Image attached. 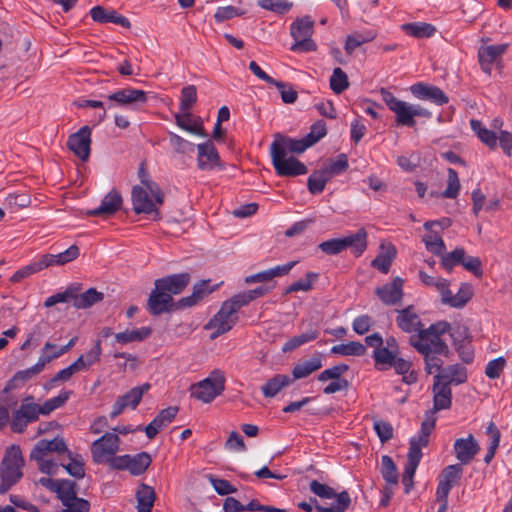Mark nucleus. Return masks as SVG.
Listing matches in <instances>:
<instances>
[{"label":"nucleus","instance_id":"f257e3e1","mask_svg":"<svg viewBox=\"0 0 512 512\" xmlns=\"http://www.w3.org/2000/svg\"><path fill=\"white\" fill-rule=\"evenodd\" d=\"M25 461L21 449L11 445L5 450L0 463V494H6L23 477Z\"/></svg>","mask_w":512,"mask_h":512},{"label":"nucleus","instance_id":"f03ea898","mask_svg":"<svg viewBox=\"0 0 512 512\" xmlns=\"http://www.w3.org/2000/svg\"><path fill=\"white\" fill-rule=\"evenodd\" d=\"M382 100L395 113L396 123L401 126L413 127L415 117L431 118L432 113L421 105H412L396 98L386 88L379 90Z\"/></svg>","mask_w":512,"mask_h":512},{"label":"nucleus","instance_id":"7ed1b4c3","mask_svg":"<svg viewBox=\"0 0 512 512\" xmlns=\"http://www.w3.org/2000/svg\"><path fill=\"white\" fill-rule=\"evenodd\" d=\"M242 307L234 297L224 301L219 311L205 325L206 330H213L210 338L216 339L230 331L238 321L237 313Z\"/></svg>","mask_w":512,"mask_h":512},{"label":"nucleus","instance_id":"20e7f679","mask_svg":"<svg viewBox=\"0 0 512 512\" xmlns=\"http://www.w3.org/2000/svg\"><path fill=\"white\" fill-rule=\"evenodd\" d=\"M319 249L327 255H337L347 248H351L352 253L359 257L367 247V232L364 228L359 229L355 234L344 238H334L319 244Z\"/></svg>","mask_w":512,"mask_h":512},{"label":"nucleus","instance_id":"39448f33","mask_svg":"<svg viewBox=\"0 0 512 512\" xmlns=\"http://www.w3.org/2000/svg\"><path fill=\"white\" fill-rule=\"evenodd\" d=\"M311 492L323 499L335 498L336 501L330 507H324L316 504L315 509L317 512H345L350 504L351 497L347 491L336 493L335 490L327 484L320 483L317 480H312L309 484Z\"/></svg>","mask_w":512,"mask_h":512},{"label":"nucleus","instance_id":"423d86ee","mask_svg":"<svg viewBox=\"0 0 512 512\" xmlns=\"http://www.w3.org/2000/svg\"><path fill=\"white\" fill-rule=\"evenodd\" d=\"M225 389V377L220 370H214L206 379L193 384L191 396L203 403L212 402Z\"/></svg>","mask_w":512,"mask_h":512},{"label":"nucleus","instance_id":"0eeeda50","mask_svg":"<svg viewBox=\"0 0 512 512\" xmlns=\"http://www.w3.org/2000/svg\"><path fill=\"white\" fill-rule=\"evenodd\" d=\"M314 21L310 16H303L291 24V36L295 43L291 46L292 51L310 52L317 49L316 43L311 39L313 34Z\"/></svg>","mask_w":512,"mask_h":512},{"label":"nucleus","instance_id":"6e6552de","mask_svg":"<svg viewBox=\"0 0 512 512\" xmlns=\"http://www.w3.org/2000/svg\"><path fill=\"white\" fill-rule=\"evenodd\" d=\"M40 405L34 402L33 396H27L11 416L10 428L15 433H23L30 423L39 419Z\"/></svg>","mask_w":512,"mask_h":512},{"label":"nucleus","instance_id":"1a4fd4ad","mask_svg":"<svg viewBox=\"0 0 512 512\" xmlns=\"http://www.w3.org/2000/svg\"><path fill=\"white\" fill-rule=\"evenodd\" d=\"M270 155L277 175L282 177H295L307 173V167L295 157H286L276 144H271Z\"/></svg>","mask_w":512,"mask_h":512},{"label":"nucleus","instance_id":"9d476101","mask_svg":"<svg viewBox=\"0 0 512 512\" xmlns=\"http://www.w3.org/2000/svg\"><path fill=\"white\" fill-rule=\"evenodd\" d=\"M120 447V438L116 433L106 432L91 445L92 460L96 464L105 463L116 455Z\"/></svg>","mask_w":512,"mask_h":512},{"label":"nucleus","instance_id":"9b49d317","mask_svg":"<svg viewBox=\"0 0 512 512\" xmlns=\"http://www.w3.org/2000/svg\"><path fill=\"white\" fill-rule=\"evenodd\" d=\"M91 132V128L85 125L71 134L67 140V147L82 161H87L90 157Z\"/></svg>","mask_w":512,"mask_h":512},{"label":"nucleus","instance_id":"f8f14e48","mask_svg":"<svg viewBox=\"0 0 512 512\" xmlns=\"http://www.w3.org/2000/svg\"><path fill=\"white\" fill-rule=\"evenodd\" d=\"M110 104L107 108L112 106L129 107L137 104H145L148 100L147 93L143 90L134 88L119 89L107 96Z\"/></svg>","mask_w":512,"mask_h":512},{"label":"nucleus","instance_id":"ddd939ff","mask_svg":"<svg viewBox=\"0 0 512 512\" xmlns=\"http://www.w3.org/2000/svg\"><path fill=\"white\" fill-rule=\"evenodd\" d=\"M150 384L144 383L140 386L134 387L122 396H119L112 406L110 417L112 419L119 416L126 408L135 409L141 402V399L148 390Z\"/></svg>","mask_w":512,"mask_h":512},{"label":"nucleus","instance_id":"4468645a","mask_svg":"<svg viewBox=\"0 0 512 512\" xmlns=\"http://www.w3.org/2000/svg\"><path fill=\"white\" fill-rule=\"evenodd\" d=\"M410 342L422 354H445L448 351V347L441 337L424 335L423 331H420V334L413 335Z\"/></svg>","mask_w":512,"mask_h":512},{"label":"nucleus","instance_id":"2eb2a0df","mask_svg":"<svg viewBox=\"0 0 512 512\" xmlns=\"http://www.w3.org/2000/svg\"><path fill=\"white\" fill-rule=\"evenodd\" d=\"M131 201L136 214H151L153 212L158 214L157 205L159 204L145 186L135 185L132 188Z\"/></svg>","mask_w":512,"mask_h":512},{"label":"nucleus","instance_id":"dca6fc26","mask_svg":"<svg viewBox=\"0 0 512 512\" xmlns=\"http://www.w3.org/2000/svg\"><path fill=\"white\" fill-rule=\"evenodd\" d=\"M197 150V166L200 170L210 171L215 168H223L219 153L211 140L198 144Z\"/></svg>","mask_w":512,"mask_h":512},{"label":"nucleus","instance_id":"f3484780","mask_svg":"<svg viewBox=\"0 0 512 512\" xmlns=\"http://www.w3.org/2000/svg\"><path fill=\"white\" fill-rule=\"evenodd\" d=\"M178 408L176 406H170L166 409L161 410L157 416L145 427L138 426L136 431H145L148 439H153L159 433L160 430L167 427L176 417Z\"/></svg>","mask_w":512,"mask_h":512},{"label":"nucleus","instance_id":"a211bd4d","mask_svg":"<svg viewBox=\"0 0 512 512\" xmlns=\"http://www.w3.org/2000/svg\"><path fill=\"white\" fill-rule=\"evenodd\" d=\"M178 308L173 302V298L159 288H154L148 298L147 308L152 315H161L165 312L173 311Z\"/></svg>","mask_w":512,"mask_h":512},{"label":"nucleus","instance_id":"6ab92c4d","mask_svg":"<svg viewBox=\"0 0 512 512\" xmlns=\"http://www.w3.org/2000/svg\"><path fill=\"white\" fill-rule=\"evenodd\" d=\"M190 282V274L189 273H179L168 275L163 278H159L155 280L154 285L156 288L169 293L170 296L180 294L189 284Z\"/></svg>","mask_w":512,"mask_h":512},{"label":"nucleus","instance_id":"aec40b11","mask_svg":"<svg viewBox=\"0 0 512 512\" xmlns=\"http://www.w3.org/2000/svg\"><path fill=\"white\" fill-rule=\"evenodd\" d=\"M508 44H498L480 47L478 61L484 73L491 75L493 64L506 52Z\"/></svg>","mask_w":512,"mask_h":512},{"label":"nucleus","instance_id":"412c9836","mask_svg":"<svg viewBox=\"0 0 512 512\" xmlns=\"http://www.w3.org/2000/svg\"><path fill=\"white\" fill-rule=\"evenodd\" d=\"M57 452V453H68L69 450L67 445L62 437H55L52 440L42 439L37 442L30 453L31 460H40L44 458L47 453Z\"/></svg>","mask_w":512,"mask_h":512},{"label":"nucleus","instance_id":"4be33fe9","mask_svg":"<svg viewBox=\"0 0 512 512\" xmlns=\"http://www.w3.org/2000/svg\"><path fill=\"white\" fill-rule=\"evenodd\" d=\"M397 313L396 323L402 331L406 333L417 332V334H420V331L424 330L421 319L414 310V306L410 305L404 309L398 310Z\"/></svg>","mask_w":512,"mask_h":512},{"label":"nucleus","instance_id":"5701e85b","mask_svg":"<svg viewBox=\"0 0 512 512\" xmlns=\"http://www.w3.org/2000/svg\"><path fill=\"white\" fill-rule=\"evenodd\" d=\"M123 199L121 194L113 189L108 192L101 201V204L92 210L88 211L90 216H110L119 211L122 207Z\"/></svg>","mask_w":512,"mask_h":512},{"label":"nucleus","instance_id":"b1692460","mask_svg":"<svg viewBox=\"0 0 512 512\" xmlns=\"http://www.w3.org/2000/svg\"><path fill=\"white\" fill-rule=\"evenodd\" d=\"M403 284L404 281L400 277H396L392 282L378 287L376 294L384 304L394 305L402 299Z\"/></svg>","mask_w":512,"mask_h":512},{"label":"nucleus","instance_id":"393cba45","mask_svg":"<svg viewBox=\"0 0 512 512\" xmlns=\"http://www.w3.org/2000/svg\"><path fill=\"white\" fill-rule=\"evenodd\" d=\"M89 13L93 21L97 23H114L124 28H130L131 26L128 18L117 13L113 9H106L103 6L98 5L94 6Z\"/></svg>","mask_w":512,"mask_h":512},{"label":"nucleus","instance_id":"a878e982","mask_svg":"<svg viewBox=\"0 0 512 512\" xmlns=\"http://www.w3.org/2000/svg\"><path fill=\"white\" fill-rule=\"evenodd\" d=\"M479 449V445L472 434H469L467 438L456 439L454 443L456 458L462 464H469L479 452Z\"/></svg>","mask_w":512,"mask_h":512},{"label":"nucleus","instance_id":"bb28decb","mask_svg":"<svg viewBox=\"0 0 512 512\" xmlns=\"http://www.w3.org/2000/svg\"><path fill=\"white\" fill-rule=\"evenodd\" d=\"M433 394L432 411H434V413L450 408L452 404V391L451 387L447 383H444L434 377Z\"/></svg>","mask_w":512,"mask_h":512},{"label":"nucleus","instance_id":"cd10ccee","mask_svg":"<svg viewBox=\"0 0 512 512\" xmlns=\"http://www.w3.org/2000/svg\"><path fill=\"white\" fill-rule=\"evenodd\" d=\"M272 144H276L278 148L283 150V153L287 155V152L301 154L306 149L311 147L310 143L307 142L305 137L301 139H294L288 136H283L280 133L275 134V139Z\"/></svg>","mask_w":512,"mask_h":512},{"label":"nucleus","instance_id":"c85d7f7f","mask_svg":"<svg viewBox=\"0 0 512 512\" xmlns=\"http://www.w3.org/2000/svg\"><path fill=\"white\" fill-rule=\"evenodd\" d=\"M434 377L447 383L449 386L459 385L467 381V370L460 364H453L443 368Z\"/></svg>","mask_w":512,"mask_h":512},{"label":"nucleus","instance_id":"c756f323","mask_svg":"<svg viewBox=\"0 0 512 512\" xmlns=\"http://www.w3.org/2000/svg\"><path fill=\"white\" fill-rule=\"evenodd\" d=\"M80 255V250L77 245H71L68 249L58 254H45L40 259L44 269L54 265H65Z\"/></svg>","mask_w":512,"mask_h":512},{"label":"nucleus","instance_id":"7c9ffc66","mask_svg":"<svg viewBox=\"0 0 512 512\" xmlns=\"http://www.w3.org/2000/svg\"><path fill=\"white\" fill-rule=\"evenodd\" d=\"M209 280H203L193 287V292L191 295L187 297L181 298L177 302L178 308H186V307H192L196 304H198L205 296L212 293L216 287H209Z\"/></svg>","mask_w":512,"mask_h":512},{"label":"nucleus","instance_id":"2f4dec72","mask_svg":"<svg viewBox=\"0 0 512 512\" xmlns=\"http://www.w3.org/2000/svg\"><path fill=\"white\" fill-rule=\"evenodd\" d=\"M174 118L177 126L182 130L201 137L207 136L202 120L200 118L192 120L190 112L176 113Z\"/></svg>","mask_w":512,"mask_h":512},{"label":"nucleus","instance_id":"473e14b6","mask_svg":"<svg viewBox=\"0 0 512 512\" xmlns=\"http://www.w3.org/2000/svg\"><path fill=\"white\" fill-rule=\"evenodd\" d=\"M402 31L414 38H430L434 36L437 29L434 25L426 22H412L401 25Z\"/></svg>","mask_w":512,"mask_h":512},{"label":"nucleus","instance_id":"72a5a7b5","mask_svg":"<svg viewBox=\"0 0 512 512\" xmlns=\"http://www.w3.org/2000/svg\"><path fill=\"white\" fill-rule=\"evenodd\" d=\"M103 293L95 288H90L85 292L78 294V288L75 287V297L73 306L77 309H86L103 300Z\"/></svg>","mask_w":512,"mask_h":512},{"label":"nucleus","instance_id":"f704fd0d","mask_svg":"<svg viewBox=\"0 0 512 512\" xmlns=\"http://www.w3.org/2000/svg\"><path fill=\"white\" fill-rule=\"evenodd\" d=\"M322 367V361L321 358L318 356H314L310 358L309 360L300 362L296 364L292 370L293 378L292 382L294 380L306 378L309 375H311L313 372L319 370Z\"/></svg>","mask_w":512,"mask_h":512},{"label":"nucleus","instance_id":"c9c22d12","mask_svg":"<svg viewBox=\"0 0 512 512\" xmlns=\"http://www.w3.org/2000/svg\"><path fill=\"white\" fill-rule=\"evenodd\" d=\"M138 178L141 182L140 186H145L147 189H149V192L155 198L156 202L159 205H162L164 202V193L156 182L150 180L149 173L145 167V163H141L139 166Z\"/></svg>","mask_w":512,"mask_h":512},{"label":"nucleus","instance_id":"e433bc0d","mask_svg":"<svg viewBox=\"0 0 512 512\" xmlns=\"http://www.w3.org/2000/svg\"><path fill=\"white\" fill-rule=\"evenodd\" d=\"M291 383L292 379L288 375L276 374L274 377L269 379L261 389L265 397L272 398Z\"/></svg>","mask_w":512,"mask_h":512},{"label":"nucleus","instance_id":"4c0bfd02","mask_svg":"<svg viewBox=\"0 0 512 512\" xmlns=\"http://www.w3.org/2000/svg\"><path fill=\"white\" fill-rule=\"evenodd\" d=\"M152 458L147 452H140L135 455H130L128 471L134 475H142L151 465Z\"/></svg>","mask_w":512,"mask_h":512},{"label":"nucleus","instance_id":"58836bf2","mask_svg":"<svg viewBox=\"0 0 512 512\" xmlns=\"http://www.w3.org/2000/svg\"><path fill=\"white\" fill-rule=\"evenodd\" d=\"M150 334L151 329L149 327H141L139 329H127L124 332L116 333L114 337L118 343L127 344L131 342H141L148 338Z\"/></svg>","mask_w":512,"mask_h":512},{"label":"nucleus","instance_id":"ea45409f","mask_svg":"<svg viewBox=\"0 0 512 512\" xmlns=\"http://www.w3.org/2000/svg\"><path fill=\"white\" fill-rule=\"evenodd\" d=\"M470 124L472 130L476 133L482 143H484L490 149H495L497 147L498 136L494 131L483 127L482 123L478 120L472 119Z\"/></svg>","mask_w":512,"mask_h":512},{"label":"nucleus","instance_id":"a19ab883","mask_svg":"<svg viewBox=\"0 0 512 512\" xmlns=\"http://www.w3.org/2000/svg\"><path fill=\"white\" fill-rule=\"evenodd\" d=\"M331 353L341 356H362L366 353V346L357 341H350L333 346Z\"/></svg>","mask_w":512,"mask_h":512},{"label":"nucleus","instance_id":"79ce46f5","mask_svg":"<svg viewBox=\"0 0 512 512\" xmlns=\"http://www.w3.org/2000/svg\"><path fill=\"white\" fill-rule=\"evenodd\" d=\"M381 474L388 485L396 486L398 484L397 467L388 455H383L381 458Z\"/></svg>","mask_w":512,"mask_h":512},{"label":"nucleus","instance_id":"37998d69","mask_svg":"<svg viewBox=\"0 0 512 512\" xmlns=\"http://www.w3.org/2000/svg\"><path fill=\"white\" fill-rule=\"evenodd\" d=\"M448 179H447V187L440 194L431 193L432 196H441L442 198H450L455 199L460 191V181L458 177V173L453 168H448Z\"/></svg>","mask_w":512,"mask_h":512},{"label":"nucleus","instance_id":"c03bdc74","mask_svg":"<svg viewBox=\"0 0 512 512\" xmlns=\"http://www.w3.org/2000/svg\"><path fill=\"white\" fill-rule=\"evenodd\" d=\"M319 274L316 272L306 273L304 278H300L293 282L285 289V294H291L298 291L308 292L313 288L314 283L318 280Z\"/></svg>","mask_w":512,"mask_h":512},{"label":"nucleus","instance_id":"a18cd8bd","mask_svg":"<svg viewBox=\"0 0 512 512\" xmlns=\"http://www.w3.org/2000/svg\"><path fill=\"white\" fill-rule=\"evenodd\" d=\"M396 356H398V354L391 351V349L384 348L383 346L380 349L373 351L375 366L379 370H386L387 368L392 367Z\"/></svg>","mask_w":512,"mask_h":512},{"label":"nucleus","instance_id":"49530a36","mask_svg":"<svg viewBox=\"0 0 512 512\" xmlns=\"http://www.w3.org/2000/svg\"><path fill=\"white\" fill-rule=\"evenodd\" d=\"M349 164L346 154H340L336 159H330L328 164L321 169L330 179L347 170Z\"/></svg>","mask_w":512,"mask_h":512},{"label":"nucleus","instance_id":"de8ad7c7","mask_svg":"<svg viewBox=\"0 0 512 512\" xmlns=\"http://www.w3.org/2000/svg\"><path fill=\"white\" fill-rule=\"evenodd\" d=\"M55 493L61 502L77 497V484L68 479H58Z\"/></svg>","mask_w":512,"mask_h":512},{"label":"nucleus","instance_id":"09e8293b","mask_svg":"<svg viewBox=\"0 0 512 512\" xmlns=\"http://www.w3.org/2000/svg\"><path fill=\"white\" fill-rule=\"evenodd\" d=\"M155 497V491L152 487L146 484H141L136 493L137 509H152Z\"/></svg>","mask_w":512,"mask_h":512},{"label":"nucleus","instance_id":"8fccbe9b","mask_svg":"<svg viewBox=\"0 0 512 512\" xmlns=\"http://www.w3.org/2000/svg\"><path fill=\"white\" fill-rule=\"evenodd\" d=\"M374 38L375 34L373 32H368L366 34L353 33L347 36L344 49L347 54L351 55L359 46L372 41Z\"/></svg>","mask_w":512,"mask_h":512},{"label":"nucleus","instance_id":"3c124183","mask_svg":"<svg viewBox=\"0 0 512 512\" xmlns=\"http://www.w3.org/2000/svg\"><path fill=\"white\" fill-rule=\"evenodd\" d=\"M331 179L322 171L318 170L313 172L307 181L308 190L312 194H320L325 189L328 181Z\"/></svg>","mask_w":512,"mask_h":512},{"label":"nucleus","instance_id":"603ef678","mask_svg":"<svg viewBox=\"0 0 512 512\" xmlns=\"http://www.w3.org/2000/svg\"><path fill=\"white\" fill-rule=\"evenodd\" d=\"M197 102V89L194 85H188L182 88L180 97V111L190 112Z\"/></svg>","mask_w":512,"mask_h":512},{"label":"nucleus","instance_id":"864d4df0","mask_svg":"<svg viewBox=\"0 0 512 512\" xmlns=\"http://www.w3.org/2000/svg\"><path fill=\"white\" fill-rule=\"evenodd\" d=\"M349 87L347 74L339 67L333 70L330 77V88L335 94H341Z\"/></svg>","mask_w":512,"mask_h":512},{"label":"nucleus","instance_id":"5fc2aeb1","mask_svg":"<svg viewBox=\"0 0 512 512\" xmlns=\"http://www.w3.org/2000/svg\"><path fill=\"white\" fill-rule=\"evenodd\" d=\"M169 143L173 148L174 152L177 154H189L194 151L195 145L184 139L183 137L177 135L174 132H169Z\"/></svg>","mask_w":512,"mask_h":512},{"label":"nucleus","instance_id":"6e6d98bb","mask_svg":"<svg viewBox=\"0 0 512 512\" xmlns=\"http://www.w3.org/2000/svg\"><path fill=\"white\" fill-rule=\"evenodd\" d=\"M486 432L489 435V437L491 438L490 445H489V447L487 449V452H486V455L484 457V461L488 464L494 458L496 450H497V448L499 446V443H500V431H499V429L497 428V426L493 422H490L488 427H487V431Z\"/></svg>","mask_w":512,"mask_h":512},{"label":"nucleus","instance_id":"4d7b16f0","mask_svg":"<svg viewBox=\"0 0 512 512\" xmlns=\"http://www.w3.org/2000/svg\"><path fill=\"white\" fill-rule=\"evenodd\" d=\"M395 254L396 251L394 247H390L385 253H380L376 256V258L371 263L372 267L376 268L384 274L388 273Z\"/></svg>","mask_w":512,"mask_h":512},{"label":"nucleus","instance_id":"13d9d810","mask_svg":"<svg viewBox=\"0 0 512 512\" xmlns=\"http://www.w3.org/2000/svg\"><path fill=\"white\" fill-rule=\"evenodd\" d=\"M464 249L463 248H456L452 252L441 255V265L442 267L450 272L454 266L462 264V261L464 260Z\"/></svg>","mask_w":512,"mask_h":512},{"label":"nucleus","instance_id":"bf43d9fd","mask_svg":"<svg viewBox=\"0 0 512 512\" xmlns=\"http://www.w3.org/2000/svg\"><path fill=\"white\" fill-rule=\"evenodd\" d=\"M16 404L17 401L14 397H3V395H0V430L10 424L11 418L9 409Z\"/></svg>","mask_w":512,"mask_h":512},{"label":"nucleus","instance_id":"052dcab7","mask_svg":"<svg viewBox=\"0 0 512 512\" xmlns=\"http://www.w3.org/2000/svg\"><path fill=\"white\" fill-rule=\"evenodd\" d=\"M423 241L425 243L426 249L431 253L440 256L445 252V244L441 237H439L436 233H430L423 237Z\"/></svg>","mask_w":512,"mask_h":512},{"label":"nucleus","instance_id":"680f3d73","mask_svg":"<svg viewBox=\"0 0 512 512\" xmlns=\"http://www.w3.org/2000/svg\"><path fill=\"white\" fill-rule=\"evenodd\" d=\"M258 5L265 10L279 14L287 13L293 6L291 2L286 0H259Z\"/></svg>","mask_w":512,"mask_h":512},{"label":"nucleus","instance_id":"e2e57ef3","mask_svg":"<svg viewBox=\"0 0 512 512\" xmlns=\"http://www.w3.org/2000/svg\"><path fill=\"white\" fill-rule=\"evenodd\" d=\"M61 503L64 508L57 512H89L90 510L89 501L78 496Z\"/></svg>","mask_w":512,"mask_h":512},{"label":"nucleus","instance_id":"0e129e2a","mask_svg":"<svg viewBox=\"0 0 512 512\" xmlns=\"http://www.w3.org/2000/svg\"><path fill=\"white\" fill-rule=\"evenodd\" d=\"M70 462L68 464H62L65 470L73 477L81 479L85 476L84 463L80 457H73L69 451L67 453Z\"/></svg>","mask_w":512,"mask_h":512},{"label":"nucleus","instance_id":"69168bd1","mask_svg":"<svg viewBox=\"0 0 512 512\" xmlns=\"http://www.w3.org/2000/svg\"><path fill=\"white\" fill-rule=\"evenodd\" d=\"M271 85H274L279 90L281 99L284 103L292 104L297 100V91L293 89L291 84L274 79V82L271 83Z\"/></svg>","mask_w":512,"mask_h":512},{"label":"nucleus","instance_id":"338daca9","mask_svg":"<svg viewBox=\"0 0 512 512\" xmlns=\"http://www.w3.org/2000/svg\"><path fill=\"white\" fill-rule=\"evenodd\" d=\"M349 367L346 364H338L331 368H327L323 370L318 375V380L320 382H325L327 380H338L342 379L341 376L348 371Z\"/></svg>","mask_w":512,"mask_h":512},{"label":"nucleus","instance_id":"774afa93","mask_svg":"<svg viewBox=\"0 0 512 512\" xmlns=\"http://www.w3.org/2000/svg\"><path fill=\"white\" fill-rule=\"evenodd\" d=\"M473 295L472 288L467 283H462L457 293L454 294L452 307L461 308L471 299Z\"/></svg>","mask_w":512,"mask_h":512}]
</instances>
